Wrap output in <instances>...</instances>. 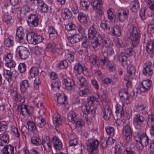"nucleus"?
<instances>
[{
  "label": "nucleus",
  "instance_id": "nucleus-34",
  "mask_svg": "<svg viewBox=\"0 0 154 154\" xmlns=\"http://www.w3.org/2000/svg\"><path fill=\"white\" fill-rule=\"evenodd\" d=\"M78 18L79 21L83 23L85 26L87 25L88 20L87 15L82 12L78 13Z\"/></svg>",
  "mask_w": 154,
  "mask_h": 154
},
{
  "label": "nucleus",
  "instance_id": "nucleus-35",
  "mask_svg": "<svg viewBox=\"0 0 154 154\" xmlns=\"http://www.w3.org/2000/svg\"><path fill=\"white\" fill-rule=\"evenodd\" d=\"M130 9L133 12H137L139 9L140 6L138 0H134L131 2Z\"/></svg>",
  "mask_w": 154,
  "mask_h": 154
},
{
  "label": "nucleus",
  "instance_id": "nucleus-45",
  "mask_svg": "<svg viewBox=\"0 0 154 154\" xmlns=\"http://www.w3.org/2000/svg\"><path fill=\"white\" fill-rule=\"evenodd\" d=\"M39 6L41 8V11L44 13L48 12V7L43 1L40 0L38 1Z\"/></svg>",
  "mask_w": 154,
  "mask_h": 154
},
{
  "label": "nucleus",
  "instance_id": "nucleus-54",
  "mask_svg": "<svg viewBox=\"0 0 154 154\" xmlns=\"http://www.w3.org/2000/svg\"><path fill=\"white\" fill-rule=\"evenodd\" d=\"M29 86V84L28 80H24L22 82L20 85V90L23 92H25Z\"/></svg>",
  "mask_w": 154,
  "mask_h": 154
},
{
  "label": "nucleus",
  "instance_id": "nucleus-32",
  "mask_svg": "<svg viewBox=\"0 0 154 154\" xmlns=\"http://www.w3.org/2000/svg\"><path fill=\"white\" fill-rule=\"evenodd\" d=\"M107 14L108 19L110 21L115 22L116 20L118 21L117 16V12L115 14L113 13L111 9H109L107 11Z\"/></svg>",
  "mask_w": 154,
  "mask_h": 154
},
{
  "label": "nucleus",
  "instance_id": "nucleus-50",
  "mask_svg": "<svg viewBox=\"0 0 154 154\" xmlns=\"http://www.w3.org/2000/svg\"><path fill=\"white\" fill-rule=\"evenodd\" d=\"M90 62L94 66H98V62L97 57L94 54H93L89 57V58Z\"/></svg>",
  "mask_w": 154,
  "mask_h": 154
},
{
  "label": "nucleus",
  "instance_id": "nucleus-1",
  "mask_svg": "<svg viewBox=\"0 0 154 154\" xmlns=\"http://www.w3.org/2000/svg\"><path fill=\"white\" fill-rule=\"evenodd\" d=\"M129 31L130 34L128 39L131 42L133 47H134L139 44L140 36L138 34L137 28L134 24L130 25Z\"/></svg>",
  "mask_w": 154,
  "mask_h": 154
},
{
  "label": "nucleus",
  "instance_id": "nucleus-42",
  "mask_svg": "<svg viewBox=\"0 0 154 154\" xmlns=\"http://www.w3.org/2000/svg\"><path fill=\"white\" fill-rule=\"evenodd\" d=\"M68 119L69 121L74 123L77 119L75 113L73 111H70L68 114Z\"/></svg>",
  "mask_w": 154,
  "mask_h": 154
},
{
  "label": "nucleus",
  "instance_id": "nucleus-52",
  "mask_svg": "<svg viewBox=\"0 0 154 154\" xmlns=\"http://www.w3.org/2000/svg\"><path fill=\"white\" fill-rule=\"evenodd\" d=\"M99 97V96L97 94H95L92 96L88 97L87 98V102L88 106L92 105L94 101H97Z\"/></svg>",
  "mask_w": 154,
  "mask_h": 154
},
{
  "label": "nucleus",
  "instance_id": "nucleus-27",
  "mask_svg": "<svg viewBox=\"0 0 154 154\" xmlns=\"http://www.w3.org/2000/svg\"><path fill=\"white\" fill-rule=\"evenodd\" d=\"M128 56L124 52H121L118 54L117 59L120 62L122 66H124L126 65Z\"/></svg>",
  "mask_w": 154,
  "mask_h": 154
},
{
  "label": "nucleus",
  "instance_id": "nucleus-40",
  "mask_svg": "<svg viewBox=\"0 0 154 154\" xmlns=\"http://www.w3.org/2000/svg\"><path fill=\"white\" fill-rule=\"evenodd\" d=\"M31 141L33 145L38 146L42 144L41 138L37 136L34 135L31 138Z\"/></svg>",
  "mask_w": 154,
  "mask_h": 154
},
{
  "label": "nucleus",
  "instance_id": "nucleus-20",
  "mask_svg": "<svg viewBox=\"0 0 154 154\" xmlns=\"http://www.w3.org/2000/svg\"><path fill=\"white\" fill-rule=\"evenodd\" d=\"M55 48L52 51L53 56L56 57L60 54H62L64 52L63 51L62 52L61 51L63 49V45L62 44L59 43L55 45Z\"/></svg>",
  "mask_w": 154,
  "mask_h": 154
},
{
  "label": "nucleus",
  "instance_id": "nucleus-14",
  "mask_svg": "<svg viewBox=\"0 0 154 154\" xmlns=\"http://www.w3.org/2000/svg\"><path fill=\"white\" fill-rule=\"evenodd\" d=\"M54 148L56 150H60L62 148V143L59 138L57 136L52 137L51 140Z\"/></svg>",
  "mask_w": 154,
  "mask_h": 154
},
{
  "label": "nucleus",
  "instance_id": "nucleus-49",
  "mask_svg": "<svg viewBox=\"0 0 154 154\" xmlns=\"http://www.w3.org/2000/svg\"><path fill=\"white\" fill-rule=\"evenodd\" d=\"M3 151L5 154H13L14 153V148L10 145H8L4 147Z\"/></svg>",
  "mask_w": 154,
  "mask_h": 154
},
{
  "label": "nucleus",
  "instance_id": "nucleus-30",
  "mask_svg": "<svg viewBox=\"0 0 154 154\" xmlns=\"http://www.w3.org/2000/svg\"><path fill=\"white\" fill-rule=\"evenodd\" d=\"M53 123L56 127H58L62 124V120L60 116L57 113H54L52 116Z\"/></svg>",
  "mask_w": 154,
  "mask_h": 154
},
{
  "label": "nucleus",
  "instance_id": "nucleus-28",
  "mask_svg": "<svg viewBox=\"0 0 154 154\" xmlns=\"http://www.w3.org/2000/svg\"><path fill=\"white\" fill-rule=\"evenodd\" d=\"M127 71L128 77L131 79H134L135 77L136 69L135 67L132 66H128L127 68Z\"/></svg>",
  "mask_w": 154,
  "mask_h": 154
},
{
  "label": "nucleus",
  "instance_id": "nucleus-15",
  "mask_svg": "<svg viewBox=\"0 0 154 154\" xmlns=\"http://www.w3.org/2000/svg\"><path fill=\"white\" fill-rule=\"evenodd\" d=\"M119 95L122 103L124 102L125 100H128V102L127 103V104H128L130 103L128 100L129 97V95L127 89L122 88L119 91Z\"/></svg>",
  "mask_w": 154,
  "mask_h": 154
},
{
  "label": "nucleus",
  "instance_id": "nucleus-31",
  "mask_svg": "<svg viewBox=\"0 0 154 154\" xmlns=\"http://www.w3.org/2000/svg\"><path fill=\"white\" fill-rule=\"evenodd\" d=\"M29 23L33 26L36 27L38 23L39 19L38 16L35 14H31L29 16Z\"/></svg>",
  "mask_w": 154,
  "mask_h": 154
},
{
  "label": "nucleus",
  "instance_id": "nucleus-2",
  "mask_svg": "<svg viewBox=\"0 0 154 154\" xmlns=\"http://www.w3.org/2000/svg\"><path fill=\"white\" fill-rule=\"evenodd\" d=\"M99 142L97 139H90L88 140L86 146L89 154H98Z\"/></svg>",
  "mask_w": 154,
  "mask_h": 154
},
{
  "label": "nucleus",
  "instance_id": "nucleus-63",
  "mask_svg": "<svg viewBox=\"0 0 154 154\" xmlns=\"http://www.w3.org/2000/svg\"><path fill=\"white\" fill-rule=\"evenodd\" d=\"M63 15H64V18L66 19H69L72 16V12L67 8H66L64 9Z\"/></svg>",
  "mask_w": 154,
  "mask_h": 154
},
{
  "label": "nucleus",
  "instance_id": "nucleus-43",
  "mask_svg": "<svg viewBox=\"0 0 154 154\" xmlns=\"http://www.w3.org/2000/svg\"><path fill=\"white\" fill-rule=\"evenodd\" d=\"M9 137L7 134H4L0 138V145L4 146L9 142Z\"/></svg>",
  "mask_w": 154,
  "mask_h": 154
},
{
  "label": "nucleus",
  "instance_id": "nucleus-38",
  "mask_svg": "<svg viewBox=\"0 0 154 154\" xmlns=\"http://www.w3.org/2000/svg\"><path fill=\"white\" fill-rule=\"evenodd\" d=\"M121 28L119 26L115 25L111 28V32L113 35L116 36H119L121 35Z\"/></svg>",
  "mask_w": 154,
  "mask_h": 154
},
{
  "label": "nucleus",
  "instance_id": "nucleus-59",
  "mask_svg": "<svg viewBox=\"0 0 154 154\" xmlns=\"http://www.w3.org/2000/svg\"><path fill=\"white\" fill-rule=\"evenodd\" d=\"M77 2L71 3L70 5V8L74 14L77 13L79 12L78 7L77 5Z\"/></svg>",
  "mask_w": 154,
  "mask_h": 154
},
{
  "label": "nucleus",
  "instance_id": "nucleus-18",
  "mask_svg": "<svg viewBox=\"0 0 154 154\" xmlns=\"http://www.w3.org/2000/svg\"><path fill=\"white\" fill-rule=\"evenodd\" d=\"M63 83L64 84L66 89L70 90L74 88V82L72 79L66 76L64 77Z\"/></svg>",
  "mask_w": 154,
  "mask_h": 154
},
{
  "label": "nucleus",
  "instance_id": "nucleus-64",
  "mask_svg": "<svg viewBox=\"0 0 154 154\" xmlns=\"http://www.w3.org/2000/svg\"><path fill=\"white\" fill-rule=\"evenodd\" d=\"M38 73V69L35 67L32 68L29 70V75L31 78H33L35 77L37 75Z\"/></svg>",
  "mask_w": 154,
  "mask_h": 154
},
{
  "label": "nucleus",
  "instance_id": "nucleus-9",
  "mask_svg": "<svg viewBox=\"0 0 154 154\" xmlns=\"http://www.w3.org/2000/svg\"><path fill=\"white\" fill-rule=\"evenodd\" d=\"M102 2V0H92L91 3L93 8L96 11V13L100 16L103 14Z\"/></svg>",
  "mask_w": 154,
  "mask_h": 154
},
{
  "label": "nucleus",
  "instance_id": "nucleus-17",
  "mask_svg": "<svg viewBox=\"0 0 154 154\" xmlns=\"http://www.w3.org/2000/svg\"><path fill=\"white\" fill-rule=\"evenodd\" d=\"M139 143L145 147H146L149 143V139L146 133H139L138 134Z\"/></svg>",
  "mask_w": 154,
  "mask_h": 154
},
{
  "label": "nucleus",
  "instance_id": "nucleus-47",
  "mask_svg": "<svg viewBox=\"0 0 154 154\" xmlns=\"http://www.w3.org/2000/svg\"><path fill=\"white\" fill-rule=\"evenodd\" d=\"M68 66V63L66 60L60 61L57 64V67L59 69H66Z\"/></svg>",
  "mask_w": 154,
  "mask_h": 154
},
{
  "label": "nucleus",
  "instance_id": "nucleus-23",
  "mask_svg": "<svg viewBox=\"0 0 154 154\" xmlns=\"http://www.w3.org/2000/svg\"><path fill=\"white\" fill-rule=\"evenodd\" d=\"M103 42V37L100 34H98L97 37L94 38V39L91 42V45L92 47L94 49L98 46L101 45Z\"/></svg>",
  "mask_w": 154,
  "mask_h": 154
},
{
  "label": "nucleus",
  "instance_id": "nucleus-22",
  "mask_svg": "<svg viewBox=\"0 0 154 154\" xmlns=\"http://www.w3.org/2000/svg\"><path fill=\"white\" fill-rule=\"evenodd\" d=\"M103 118L105 120H108L112 116V112L109 107L107 106H105L103 111Z\"/></svg>",
  "mask_w": 154,
  "mask_h": 154
},
{
  "label": "nucleus",
  "instance_id": "nucleus-56",
  "mask_svg": "<svg viewBox=\"0 0 154 154\" xmlns=\"http://www.w3.org/2000/svg\"><path fill=\"white\" fill-rule=\"evenodd\" d=\"M39 1L40 0H29V4L30 5L29 10L31 9V10L34 11L36 6V5L38 4L39 6L38 1Z\"/></svg>",
  "mask_w": 154,
  "mask_h": 154
},
{
  "label": "nucleus",
  "instance_id": "nucleus-48",
  "mask_svg": "<svg viewBox=\"0 0 154 154\" xmlns=\"http://www.w3.org/2000/svg\"><path fill=\"white\" fill-rule=\"evenodd\" d=\"M61 82L59 81H53L51 84V89L55 91H57L60 89Z\"/></svg>",
  "mask_w": 154,
  "mask_h": 154
},
{
  "label": "nucleus",
  "instance_id": "nucleus-62",
  "mask_svg": "<svg viewBox=\"0 0 154 154\" xmlns=\"http://www.w3.org/2000/svg\"><path fill=\"white\" fill-rule=\"evenodd\" d=\"M137 110L141 112L143 115L147 114V112L146 111V108L143 105H141L137 106L136 107Z\"/></svg>",
  "mask_w": 154,
  "mask_h": 154
},
{
  "label": "nucleus",
  "instance_id": "nucleus-13",
  "mask_svg": "<svg viewBox=\"0 0 154 154\" xmlns=\"http://www.w3.org/2000/svg\"><path fill=\"white\" fill-rule=\"evenodd\" d=\"M42 144L45 149L48 152L50 151L51 147L50 137L47 136H42Z\"/></svg>",
  "mask_w": 154,
  "mask_h": 154
},
{
  "label": "nucleus",
  "instance_id": "nucleus-46",
  "mask_svg": "<svg viewBox=\"0 0 154 154\" xmlns=\"http://www.w3.org/2000/svg\"><path fill=\"white\" fill-rule=\"evenodd\" d=\"M24 107H23L22 106L19 105L18 106L17 109L23 116L28 115L29 114V111L27 109L28 106L24 105Z\"/></svg>",
  "mask_w": 154,
  "mask_h": 154
},
{
  "label": "nucleus",
  "instance_id": "nucleus-12",
  "mask_svg": "<svg viewBox=\"0 0 154 154\" xmlns=\"http://www.w3.org/2000/svg\"><path fill=\"white\" fill-rule=\"evenodd\" d=\"M17 52L21 59L25 60L29 57L28 50L24 47H19L17 49Z\"/></svg>",
  "mask_w": 154,
  "mask_h": 154
},
{
  "label": "nucleus",
  "instance_id": "nucleus-21",
  "mask_svg": "<svg viewBox=\"0 0 154 154\" xmlns=\"http://www.w3.org/2000/svg\"><path fill=\"white\" fill-rule=\"evenodd\" d=\"M74 78L79 85L82 87L86 85L87 81L86 79L81 74H75Z\"/></svg>",
  "mask_w": 154,
  "mask_h": 154
},
{
  "label": "nucleus",
  "instance_id": "nucleus-3",
  "mask_svg": "<svg viewBox=\"0 0 154 154\" xmlns=\"http://www.w3.org/2000/svg\"><path fill=\"white\" fill-rule=\"evenodd\" d=\"M133 129L129 125L124 126L122 130V134L123 135L124 142L128 145L131 141L132 138Z\"/></svg>",
  "mask_w": 154,
  "mask_h": 154
},
{
  "label": "nucleus",
  "instance_id": "nucleus-57",
  "mask_svg": "<svg viewBox=\"0 0 154 154\" xmlns=\"http://www.w3.org/2000/svg\"><path fill=\"white\" fill-rule=\"evenodd\" d=\"M128 145H126V143L123 144L121 146L118 145L115 147V154H121L122 152V148H125V146Z\"/></svg>",
  "mask_w": 154,
  "mask_h": 154
},
{
  "label": "nucleus",
  "instance_id": "nucleus-33",
  "mask_svg": "<svg viewBox=\"0 0 154 154\" xmlns=\"http://www.w3.org/2000/svg\"><path fill=\"white\" fill-rule=\"evenodd\" d=\"M98 34H100L93 26L91 27L88 30V38L90 39H92L97 37Z\"/></svg>",
  "mask_w": 154,
  "mask_h": 154
},
{
  "label": "nucleus",
  "instance_id": "nucleus-24",
  "mask_svg": "<svg viewBox=\"0 0 154 154\" xmlns=\"http://www.w3.org/2000/svg\"><path fill=\"white\" fill-rule=\"evenodd\" d=\"M64 52L65 59L68 60L70 63L73 62L74 59L75 52L71 51V49L66 50L64 51Z\"/></svg>",
  "mask_w": 154,
  "mask_h": 154
},
{
  "label": "nucleus",
  "instance_id": "nucleus-29",
  "mask_svg": "<svg viewBox=\"0 0 154 154\" xmlns=\"http://www.w3.org/2000/svg\"><path fill=\"white\" fill-rule=\"evenodd\" d=\"M78 93L80 96L85 97L91 94L92 90L90 87H88L79 90L78 91Z\"/></svg>",
  "mask_w": 154,
  "mask_h": 154
},
{
  "label": "nucleus",
  "instance_id": "nucleus-4",
  "mask_svg": "<svg viewBox=\"0 0 154 154\" xmlns=\"http://www.w3.org/2000/svg\"><path fill=\"white\" fill-rule=\"evenodd\" d=\"M152 84L151 81L149 79L145 80L139 83V88L141 92H146L151 88Z\"/></svg>",
  "mask_w": 154,
  "mask_h": 154
},
{
  "label": "nucleus",
  "instance_id": "nucleus-37",
  "mask_svg": "<svg viewBox=\"0 0 154 154\" xmlns=\"http://www.w3.org/2000/svg\"><path fill=\"white\" fill-rule=\"evenodd\" d=\"M23 29L21 27H19L17 30L16 33V39L18 40L19 42H21V41L24 38V37Z\"/></svg>",
  "mask_w": 154,
  "mask_h": 154
},
{
  "label": "nucleus",
  "instance_id": "nucleus-36",
  "mask_svg": "<svg viewBox=\"0 0 154 154\" xmlns=\"http://www.w3.org/2000/svg\"><path fill=\"white\" fill-rule=\"evenodd\" d=\"M123 103H122V105L119 103H117L115 106L116 111L117 115H120V116L122 117L124 116V111L123 109Z\"/></svg>",
  "mask_w": 154,
  "mask_h": 154
},
{
  "label": "nucleus",
  "instance_id": "nucleus-55",
  "mask_svg": "<svg viewBox=\"0 0 154 154\" xmlns=\"http://www.w3.org/2000/svg\"><path fill=\"white\" fill-rule=\"evenodd\" d=\"M148 124L149 127H154V114H151L148 116Z\"/></svg>",
  "mask_w": 154,
  "mask_h": 154
},
{
  "label": "nucleus",
  "instance_id": "nucleus-58",
  "mask_svg": "<svg viewBox=\"0 0 154 154\" xmlns=\"http://www.w3.org/2000/svg\"><path fill=\"white\" fill-rule=\"evenodd\" d=\"M90 3H88L85 1L81 0L80 5L81 9L84 10H88L89 7Z\"/></svg>",
  "mask_w": 154,
  "mask_h": 154
},
{
  "label": "nucleus",
  "instance_id": "nucleus-8",
  "mask_svg": "<svg viewBox=\"0 0 154 154\" xmlns=\"http://www.w3.org/2000/svg\"><path fill=\"white\" fill-rule=\"evenodd\" d=\"M100 64L103 68L106 67L110 72H113L116 69V66L115 64L110 61L109 60H104L102 59L100 60Z\"/></svg>",
  "mask_w": 154,
  "mask_h": 154
},
{
  "label": "nucleus",
  "instance_id": "nucleus-41",
  "mask_svg": "<svg viewBox=\"0 0 154 154\" xmlns=\"http://www.w3.org/2000/svg\"><path fill=\"white\" fill-rule=\"evenodd\" d=\"M101 45L103 46V50H104L110 47H112L113 43L109 38L103 39V42L101 43Z\"/></svg>",
  "mask_w": 154,
  "mask_h": 154
},
{
  "label": "nucleus",
  "instance_id": "nucleus-6",
  "mask_svg": "<svg viewBox=\"0 0 154 154\" xmlns=\"http://www.w3.org/2000/svg\"><path fill=\"white\" fill-rule=\"evenodd\" d=\"M142 72L144 75L148 77H150L153 75V68L152 62H148L144 64Z\"/></svg>",
  "mask_w": 154,
  "mask_h": 154
},
{
  "label": "nucleus",
  "instance_id": "nucleus-26",
  "mask_svg": "<svg viewBox=\"0 0 154 154\" xmlns=\"http://www.w3.org/2000/svg\"><path fill=\"white\" fill-rule=\"evenodd\" d=\"M48 33L50 38L52 40L56 39L57 36V31L53 26H49Z\"/></svg>",
  "mask_w": 154,
  "mask_h": 154
},
{
  "label": "nucleus",
  "instance_id": "nucleus-60",
  "mask_svg": "<svg viewBox=\"0 0 154 154\" xmlns=\"http://www.w3.org/2000/svg\"><path fill=\"white\" fill-rule=\"evenodd\" d=\"M76 128H80L83 127L85 124L84 121L82 119H78L75 122Z\"/></svg>",
  "mask_w": 154,
  "mask_h": 154
},
{
  "label": "nucleus",
  "instance_id": "nucleus-10",
  "mask_svg": "<svg viewBox=\"0 0 154 154\" xmlns=\"http://www.w3.org/2000/svg\"><path fill=\"white\" fill-rule=\"evenodd\" d=\"M29 36L31 37L29 44L35 45L43 41V37L40 35H37L35 32H30L29 31Z\"/></svg>",
  "mask_w": 154,
  "mask_h": 154
},
{
  "label": "nucleus",
  "instance_id": "nucleus-7",
  "mask_svg": "<svg viewBox=\"0 0 154 154\" xmlns=\"http://www.w3.org/2000/svg\"><path fill=\"white\" fill-rule=\"evenodd\" d=\"M82 111L83 114L85 115V116L86 121H87L89 115L91 117H94L95 116V110L91 108L89 106L84 105L82 106Z\"/></svg>",
  "mask_w": 154,
  "mask_h": 154
},
{
  "label": "nucleus",
  "instance_id": "nucleus-44",
  "mask_svg": "<svg viewBox=\"0 0 154 154\" xmlns=\"http://www.w3.org/2000/svg\"><path fill=\"white\" fill-rule=\"evenodd\" d=\"M11 95L13 97L15 101L17 102H20L22 103L23 102V101L21 102L22 99L20 95L17 93L16 91L12 90L11 91Z\"/></svg>",
  "mask_w": 154,
  "mask_h": 154
},
{
  "label": "nucleus",
  "instance_id": "nucleus-11",
  "mask_svg": "<svg viewBox=\"0 0 154 154\" xmlns=\"http://www.w3.org/2000/svg\"><path fill=\"white\" fill-rule=\"evenodd\" d=\"M129 10L127 8L122 9L121 12H118L117 14L118 21L122 23L127 19L129 15Z\"/></svg>",
  "mask_w": 154,
  "mask_h": 154
},
{
  "label": "nucleus",
  "instance_id": "nucleus-5",
  "mask_svg": "<svg viewBox=\"0 0 154 154\" xmlns=\"http://www.w3.org/2000/svg\"><path fill=\"white\" fill-rule=\"evenodd\" d=\"M145 122V118L141 114L138 113L134 115L133 122L135 127H142Z\"/></svg>",
  "mask_w": 154,
  "mask_h": 154
},
{
  "label": "nucleus",
  "instance_id": "nucleus-51",
  "mask_svg": "<svg viewBox=\"0 0 154 154\" xmlns=\"http://www.w3.org/2000/svg\"><path fill=\"white\" fill-rule=\"evenodd\" d=\"M75 70L77 72V74H80L82 72L85 75V71H84L83 68L81 64L79 63H76L74 66Z\"/></svg>",
  "mask_w": 154,
  "mask_h": 154
},
{
  "label": "nucleus",
  "instance_id": "nucleus-19",
  "mask_svg": "<svg viewBox=\"0 0 154 154\" xmlns=\"http://www.w3.org/2000/svg\"><path fill=\"white\" fill-rule=\"evenodd\" d=\"M114 52L112 47H110L106 49H104V51H102L100 55V60H101L102 59L105 60H108L107 56L108 55H112L113 54Z\"/></svg>",
  "mask_w": 154,
  "mask_h": 154
},
{
  "label": "nucleus",
  "instance_id": "nucleus-53",
  "mask_svg": "<svg viewBox=\"0 0 154 154\" xmlns=\"http://www.w3.org/2000/svg\"><path fill=\"white\" fill-rule=\"evenodd\" d=\"M100 26L101 29L105 31L108 32L110 29V26L107 21H103L100 23Z\"/></svg>",
  "mask_w": 154,
  "mask_h": 154
},
{
  "label": "nucleus",
  "instance_id": "nucleus-16",
  "mask_svg": "<svg viewBox=\"0 0 154 154\" xmlns=\"http://www.w3.org/2000/svg\"><path fill=\"white\" fill-rule=\"evenodd\" d=\"M56 97H57V103L58 104L60 105H64L66 106L68 105L67 97L64 93H57Z\"/></svg>",
  "mask_w": 154,
  "mask_h": 154
},
{
  "label": "nucleus",
  "instance_id": "nucleus-61",
  "mask_svg": "<svg viewBox=\"0 0 154 154\" xmlns=\"http://www.w3.org/2000/svg\"><path fill=\"white\" fill-rule=\"evenodd\" d=\"M105 130L108 134L112 136H114L115 133V129L112 127L110 126L106 127Z\"/></svg>",
  "mask_w": 154,
  "mask_h": 154
},
{
  "label": "nucleus",
  "instance_id": "nucleus-25",
  "mask_svg": "<svg viewBox=\"0 0 154 154\" xmlns=\"http://www.w3.org/2000/svg\"><path fill=\"white\" fill-rule=\"evenodd\" d=\"M81 36L78 34H72L67 37V40L70 43L74 44L80 41Z\"/></svg>",
  "mask_w": 154,
  "mask_h": 154
},
{
  "label": "nucleus",
  "instance_id": "nucleus-39",
  "mask_svg": "<svg viewBox=\"0 0 154 154\" xmlns=\"http://www.w3.org/2000/svg\"><path fill=\"white\" fill-rule=\"evenodd\" d=\"M146 48L149 54H152L154 53V42L152 41L148 42L146 44Z\"/></svg>",
  "mask_w": 154,
  "mask_h": 154
}]
</instances>
